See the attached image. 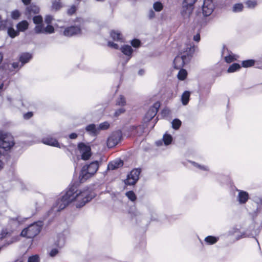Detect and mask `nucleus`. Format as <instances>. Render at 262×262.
I'll list each match as a JSON object with an SVG mask.
<instances>
[{
    "label": "nucleus",
    "mask_w": 262,
    "mask_h": 262,
    "mask_svg": "<svg viewBox=\"0 0 262 262\" xmlns=\"http://www.w3.org/2000/svg\"><path fill=\"white\" fill-rule=\"evenodd\" d=\"M95 196L94 192L89 189L78 190L72 186L66 193L58 198L54 204L51 211L55 213L64 209L70 203H73L76 208H80Z\"/></svg>",
    "instance_id": "nucleus-1"
},
{
    "label": "nucleus",
    "mask_w": 262,
    "mask_h": 262,
    "mask_svg": "<svg viewBox=\"0 0 262 262\" xmlns=\"http://www.w3.org/2000/svg\"><path fill=\"white\" fill-rule=\"evenodd\" d=\"M194 47L187 45L173 60V67L176 69L182 68L190 61L194 52Z\"/></svg>",
    "instance_id": "nucleus-2"
},
{
    "label": "nucleus",
    "mask_w": 262,
    "mask_h": 262,
    "mask_svg": "<svg viewBox=\"0 0 262 262\" xmlns=\"http://www.w3.org/2000/svg\"><path fill=\"white\" fill-rule=\"evenodd\" d=\"M43 223L41 221L34 222L24 229L20 235L27 238H33L40 232Z\"/></svg>",
    "instance_id": "nucleus-3"
},
{
    "label": "nucleus",
    "mask_w": 262,
    "mask_h": 262,
    "mask_svg": "<svg viewBox=\"0 0 262 262\" xmlns=\"http://www.w3.org/2000/svg\"><path fill=\"white\" fill-rule=\"evenodd\" d=\"M99 163L97 161H93L89 165L84 166L80 172L79 179L81 183L94 175L97 171Z\"/></svg>",
    "instance_id": "nucleus-4"
},
{
    "label": "nucleus",
    "mask_w": 262,
    "mask_h": 262,
    "mask_svg": "<svg viewBox=\"0 0 262 262\" xmlns=\"http://www.w3.org/2000/svg\"><path fill=\"white\" fill-rule=\"evenodd\" d=\"M198 0H183L181 14L184 18H188L192 14L194 5Z\"/></svg>",
    "instance_id": "nucleus-5"
},
{
    "label": "nucleus",
    "mask_w": 262,
    "mask_h": 262,
    "mask_svg": "<svg viewBox=\"0 0 262 262\" xmlns=\"http://www.w3.org/2000/svg\"><path fill=\"white\" fill-rule=\"evenodd\" d=\"M140 172V169L135 168L133 169L130 173L127 174L126 179L124 180L125 184L129 186L135 185L139 179Z\"/></svg>",
    "instance_id": "nucleus-6"
},
{
    "label": "nucleus",
    "mask_w": 262,
    "mask_h": 262,
    "mask_svg": "<svg viewBox=\"0 0 262 262\" xmlns=\"http://www.w3.org/2000/svg\"><path fill=\"white\" fill-rule=\"evenodd\" d=\"M215 0H204L201 5L202 13L204 16L207 17L210 15L213 12L214 8Z\"/></svg>",
    "instance_id": "nucleus-7"
},
{
    "label": "nucleus",
    "mask_w": 262,
    "mask_h": 262,
    "mask_svg": "<svg viewBox=\"0 0 262 262\" xmlns=\"http://www.w3.org/2000/svg\"><path fill=\"white\" fill-rule=\"evenodd\" d=\"M78 149L82 160H88L91 157V149L89 145L83 143H80L78 145Z\"/></svg>",
    "instance_id": "nucleus-8"
},
{
    "label": "nucleus",
    "mask_w": 262,
    "mask_h": 262,
    "mask_svg": "<svg viewBox=\"0 0 262 262\" xmlns=\"http://www.w3.org/2000/svg\"><path fill=\"white\" fill-rule=\"evenodd\" d=\"M34 31L36 34H52L54 33L55 29L50 24L47 25L45 28L44 25H40L35 27Z\"/></svg>",
    "instance_id": "nucleus-9"
},
{
    "label": "nucleus",
    "mask_w": 262,
    "mask_h": 262,
    "mask_svg": "<svg viewBox=\"0 0 262 262\" xmlns=\"http://www.w3.org/2000/svg\"><path fill=\"white\" fill-rule=\"evenodd\" d=\"M121 139V134L118 132L113 133L108 138L107 145L109 148H112L116 145Z\"/></svg>",
    "instance_id": "nucleus-10"
},
{
    "label": "nucleus",
    "mask_w": 262,
    "mask_h": 262,
    "mask_svg": "<svg viewBox=\"0 0 262 262\" xmlns=\"http://www.w3.org/2000/svg\"><path fill=\"white\" fill-rule=\"evenodd\" d=\"M14 144L13 137L8 134H7L0 144V147L4 149L5 150H9Z\"/></svg>",
    "instance_id": "nucleus-11"
},
{
    "label": "nucleus",
    "mask_w": 262,
    "mask_h": 262,
    "mask_svg": "<svg viewBox=\"0 0 262 262\" xmlns=\"http://www.w3.org/2000/svg\"><path fill=\"white\" fill-rule=\"evenodd\" d=\"M81 34V28L78 26H72L64 29L63 34L68 37Z\"/></svg>",
    "instance_id": "nucleus-12"
},
{
    "label": "nucleus",
    "mask_w": 262,
    "mask_h": 262,
    "mask_svg": "<svg viewBox=\"0 0 262 262\" xmlns=\"http://www.w3.org/2000/svg\"><path fill=\"white\" fill-rule=\"evenodd\" d=\"M41 142L44 144L58 147L59 148L64 146L63 145L60 144L56 139L50 136L43 138Z\"/></svg>",
    "instance_id": "nucleus-13"
},
{
    "label": "nucleus",
    "mask_w": 262,
    "mask_h": 262,
    "mask_svg": "<svg viewBox=\"0 0 262 262\" xmlns=\"http://www.w3.org/2000/svg\"><path fill=\"white\" fill-rule=\"evenodd\" d=\"M238 194L237 196V200L239 204H245L247 202L249 199V194L248 192L245 191L237 189Z\"/></svg>",
    "instance_id": "nucleus-14"
},
{
    "label": "nucleus",
    "mask_w": 262,
    "mask_h": 262,
    "mask_svg": "<svg viewBox=\"0 0 262 262\" xmlns=\"http://www.w3.org/2000/svg\"><path fill=\"white\" fill-rule=\"evenodd\" d=\"M160 105V102L157 101L148 110V119H151L156 115Z\"/></svg>",
    "instance_id": "nucleus-15"
},
{
    "label": "nucleus",
    "mask_w": 262,
    "mask_h": 262,
    "mask_svg": "<svg viewBox=\"0 0 262 262\" xmlns=\"http://www.w3.org/2000/svg\"><path fill=\"white\" fill-rule=\"evenodd\" d=\"M123 165V162L120 159H117L116 160L110 162L107 165L108 170H115L116 169Z\"/></svg>",
    "instance_id": "nucleus-16"
},
{
    "label": "nucleus",
    "mask_w": 262,
    "mask_h": 262,
    "mask_svg": "<svg viewBox=\"0 0 262 262\" xmlns=\"http://www.w3.org/2000/svg\"><path fill=\"white\" fill-rule=\"evenodd\" d=\"M39 9L37 6L31 5L26 8V14L28 18H30L32 15L39 13Z\"/></svg>",
    "instance_id": "nucleus-17"
},
{
    "label": "nucleus",
    "mask_w": 262,
    "mask_h": 262,
    "mask_svg": "<svg viewBox=\"0 0 262 262\" xmlns=\"http://www.w3.org/2000/svg\"><path fill=\"white\" fill-rule=\"evenodd\" d=\"M86 132L92 136H96L99 133V129L94 124H91L85 127Z\"/></svg>",
    "instance_id": "nucleus-18"
},
{
    "label": "nucleus",
    "mask_w": 262,
    "mask_h": 262,
    "mask_svg": "<svg viewBox=\"0 0 262 262\" xmlns=\"http://www.w3.org/2000/svg\"><path fill=\"white\" fill-rule=\"evenodd\" d=\"M110 35L114 41L120 42L124 41V38L122 36V35L118 30L112 31L110 33Z\"/></svg>",
    "instance_id": "nucleus-19"
},
{
    "label": "nucleus",
    "mask_w": 262,
    "mask_h": 262,
    "mask_svg": "<svg viewBox=\"0 0 262 262\" xmlns=\"http://www.w3.org/2000/svg\"><path fill=\"white\" fill-rule=\"evenodd\" d=\"M32 54L29 53H23L19 56V61L21 62V66L28 62L32 58Z\"/></svg>",
    "instance_id": "nucleus-20"
},
{
    "label": "nucleus",
    "mask_w": 262,
    "mask_h": 262,
    "mask_svg": "<svg viewBox=\"0 0 262 262\" xmlns=\"http://www.w3.org/2000/svg\"><path fill=\"white\" fill-rule=\"evenodd\" d=\"M66 242V237L64 235L62 234H59L57 236V239H56L55 242V245L58 248L60 249L62 248Z\"/></svg>",
    "instance_id": "nucleus-21"
},
{
    "label": "nucleus",
    "mask_w": 262,
    "mask_h": 262,
    "mask_svg": "<svg viewBox=\"0 0 262 262\" xmlns=\"http://www.w3.org/2000/svg\"><path fill=\"white\" fill-rule=\"evenodd\" d=\"M120 50L122 53L128 57V60L132 57L133 50L131 46L129 45H124L121 47Z\"/></svg>",
    "instance_id": "nucleus-22"
},
{
    "label": "nucleus",
    "mask_w": 262,
    "mask_h": 262,
    "mask_svg": "<svg viewBox=\"0 0 262 262\" xmlns=\"http://www.w3.org/2000/svg\"><path fill=\"white\" fill-rule=\"evenodd\" d=\"M29 24L27 20H23L18 23L16 25L18 31L24 32L28 28Z\"/></svg>",
    "instance_id": "nucleus-23"
},
{
    "label": "nucleus",
    "mask_w": 262,
    "mask_h": 262,
    "mask_svg": "<svg viewBox=\"0 0 262 262\" xmlns=\"http://www.w3.org/2000/svg\"><path fill=\"white\" fill-rule=\"evenodd\" d=\"M190 92L188 91H185L181 96V101L184 105H187L189 101Z\"/></svg>",
    "instance_id": "nucleus-24"
},
{
    "label": "nucleus",
    "mask_w": 262,
    "mask_h": 262,
    "mask_svg": "<svg viewBox=\"0 0 262 262\" xmlns=\"http://www.w3.org/2000/svg\"><path fill=\"white\" fill-rule=\"evenodd\" d=\"M218 240H219V237H215L213 236H211V235L207 236L204 239L205 242L207 245H209L215 244L218 241Z\"/></svg>",
    "instance_id": "nucleus-25"
},
{
    "label": "nucleus",
    "mask_w": 262,
    "mask_h": 262,
    "mask_svg": "<svg viewBox=\"0 0 262 262\" xmlns=\"http://www.w3.org/2000/svg\"><path fill=\"white\" fill-rule=\"evenodd\" d=\"M178 74V78L180 80H184L187 76V72L186 70L181 68Z\"/></svg>",
    "instance_id": "nucleus-26"
},
{
    "label": "nucleus",
    "mask_w": 262,
    "mask_h": 262,
    "mask_svg": "<svg viewBox=\"0 0 262 262\" xmlns=\"http://www.w3.org/2000/svg\"><path fill=\"white\" fill-rule=\"evenodd\" d=\"M245 5L248 8L253 9L257 6V2L255 0H247Z\"/></svg>",
    "instance_id": "nucleus-27"
},
{
    "label": "nucleus",
    "mask_w": 262,
    "mask_h": 262,
    "mask_svg": "<svg viewBox=\"0 0 262 262\" xmlns=\"http://www.w3.org/2000/svg\"><path fill=\"white\" fill-rule=\"evenodd\" d=\"M241 66L237 63L231 64L227 70L228 73H233L241 69Z\"/></svg>",
    "instance_id": "nucleus-28"
},
{
    "label": "nucleus",
    "mask_w": 262,
    "mask_h": 262,
    "mask_svg": "<svg viewBox=\"0 0 262 262\" xmlns=\"http://www.w3.org/2000/svg\"><path fill=\"white\" fill-rule=\"evenodd\" d=\"M172 140V137L170 135L165 134L163 135V141L165 145H169Z\"/></svg>",
    "instance_id": "nucleus-29"
},
{
    "label": "nucleus",
    "mask_w": 262,
    "mask_h": 262,
    "mask_svg": "<svg viewBox=\"0 0 262 262\" xmlns=\"http://www.w3.org/2000/svg\"><path fill=\"white\" fill-rule=\"evenodd\" d=\"M243 8L244 6L242 3L235 4L232 7V11L234 13L240 12L242 11Z\"/></svg>",
    "instance_id": "nucleus-30"
},
{
    "label": "nucleus",
    "mask_w": 262,
    "mask_h": 262,
    "mask_svg": "<svg viewBox=\"0 0 262 262\" xmlns=\"http://www.w3.org/2000/svg\"><path fill=\"white\" fill-rule=\"evenodd\" d=\"M255 63V60L253 59H248L246 60L243 61L242 62V65L244 68H249L252 67Z\"/></svg>",
    "instance_id": "nucleus-31"
},
{
    "label": "nucleus",
    "mask_w": 262,
    "mask_h": 262,
    "mask_svg": "<svg viewBox=\"0 0 262 262\" xmlns=\"http://www.w3.org/2000/svg\"><path fill=\"white\" fill-rule=\"evenodd\" d=\"M8 34L12 38H14L15 36L19 35V32L16 31L13 28L9 27L8 29Z\"/></svg>",
    "instance_id": "nucleus-32"
},
{
    "label": "nucleus",
    "mask_w": 262,
    "mask_h": 262,
    "mask_svg": "<svg viewBox=\"0 0 262 262\" xmlns=\"http://www.w3.org/2000/svg\"><path fill=\"white\" fill-rule=\"evenodd\" d=\"M125 195L132 202H135L137 199V196L134 191L130 190L125 193Z\"/></svg>",
    "instance_id": "nucleus-33"
},
{
    "label": "nucleus",
    "mask_w": 262,
    "mask_h": 262,
    "mask_svg": "<svg viewBox=\"0 0 262 262\" xmlns=\"http://www.w3.org/2000/svg\"><path fill=\"white\" fill-rule=\"evenodd\" d=\"M33 23L36 25V26H40V25H43L42 24V17L41 15H36L33 17Z\"/></svg>",
    "instance_id": "nucleus-34"
},
{
    "label": "nucleus",
    "mask_w": 262,
    "mask_h": 262,
    "mask_svg": "<svg viewBox=\"0 0 262 262\" xmlns=\"http://www.w3.org/2000/svg\"><path fill=\"white\" fill-rule=\"evenodd\" d=\"M153 8L156 12H160L163 8V4L160 2H156L153 4Z\"/></svg>",
    "instance_id": "nucleus-35"
},
{
    "label": "nucleus",
    "mask_w": 262,
    "mask_h": 262,
    "mask_svg": "<svg viewBox=\"0 0 262 262\" xmlns=\"http://www.w3.org/2000/svg\"><path fill=\"white\" fill-rule=\"evenodd\" d=\"M62 5L61 2L59 1H54L52 3V9L55 11L59 10L61 8H62Z\"/></svg>",
    "instance_id": "nucleus-36"
},
{
    "label": "nucleus",
    "mask_w": 262,
    "mask_h": 262,
    "mask_svg": "<svg viewBox=\"0 0 262 262\" xmlns=\"http://www.w3.org/2000/svg\"><path fill=\"white\" fill-rule=\"evenodd\" d=\"M116 104L120 106L125 105L126 104V100L124 97L122 95H120L116 101Z\"/></svg>",
    "instance_id": "nucleus-37"
},
{
    "label": "nucleus",
    "mask_w": 262,
    "mask_h": 262,
    "mask_svg": "<svg viewBox=\"0 0 262 262\" xmlns=\"http://www.w3.org/2000/svg\"><path fill=\"white\" fill-rule=\"evenodd\" d=\"M181 125V121L178 119H174L172 122V127L174 129L179 128Z\"/></svg>",
    "instance_id": "nucleus-38"
},
{
    "label": "nucleus",
    "mask_w": 262,
    "mask_h": 262,
    "mask_svg": "<svg viewBox=\"0 0 262 262\" xmlns=\"http://www.w3.org/2000/svg\"><path fill=\"white\" fill-rule=\"evenodd\" d=\"M109 127H110V124L108 123V122L105 121V122L100 123L99 125L98 128L99 129V132L100 130L107 129V128H108Z\"/></svg>",
    "instance_id": "nucleus-39"
},
{
    "label": "nucleus",
    "mask_w": 262,
    "mask_h": 262,
    "mask_svg": "<svg viewBox=\"0 0 262 262\" xmlns=\"http://www.w3.org/2000/svg\"><path fill=\"white\" fill-rule=\"evenodd\" d=\"M10 234V231L7 229H3L0 234V239H2Z\"/></svg>",
    "instance_id": "nucleus-40"
},
{
    "label": "nucleus",
    "mask_w": 262,
    "mask_h": 262,
    "mask_svg": "<svg viewBox=\"0 0 262 262\" xmlns=\"http://www.w3.org/2000/svg\"><path fill=\"white\" fill-rule=\"evenodd\" d=\"M11 16L13 19H17L20 16V13L18 10H15L11 12Z\"/></svg>",
    "instance_id": "nucleus-41"
},
{
    "label": "nucleus",
    "mask_w": 262,
    "mask_h": 262,
    "mask_svg": "<svg viewBox=\"0 0 262 262\" xmlns=\"http://www.w3.org/2000/svg\"><path fill=\"white\" fill-rule=\"evenodd\" d=\"M150 219L151 221H155L159 220L157 214L154 211L150 210Z\"/></svg>",
    "instance_id": "nucleus-42"
},
{
    "label": "nucleus",
    "mask_w": 262,
    "mask_h": 262,
    "mask_svg": "<svg viewBox=\"0 0 262 262\" xmlns=\"http://www.w3.org/2000/svg\"><path fill=\"white\" fill-rule=\"evenodd\" d=\"M39 258L37 255L30 256L28 258V262H39Z\"/></svg>",
    "instance_id": "nucleus-43"
},
{
    "label": "nucleus",
    "mask_w": 262,
    "mask_h": 262,
    "mask_svg": "<svg viewBox=\"0 0 262 262\" xmlns=\"http://www.w3.org/2000/svg\"><path fill=\"white\" fill-rule=\"evenodd\" d=\"M53 19V16L51 15H47L45 17V21L47 25L51 24Z\"/></svg>",
    "instance_id": "nucleus-44"
},
{
    "label": "nucleus",
    "mask_w": 262,
    "mask_h": 262,
    "mask_svg": "<svg viewBox=\"0 0 262 262\" xmlns=\"http://www.w3.org/2000/svg\"><path fill=\"white\" fill-rule=\"evenodd\" d=\"M191 163L193 164V165L200 169L203 170H208V168L207 167L204 166V165H201L200 164H198L194 162H191Z\"/></svg>",
    "instance_id": "nucleus-45"
},
{
    "label": "nucleus",
    "mask_w": 262,
    "mask_h": 262,
    "mask_svg": "<svg viewBox=\"0 0 262 262\" xmlns=\"http://www.w3.org/2000/svg\"><path fill=\"white\" fill-rule=\"evenodd\" d=\"M76 11V7L75 5H72L67 11V13L71 15L73 14Z\"/></svg>",
    "instance_id": "nucleus-46"
},
{
    "label": "nucleus",
    "mask_w": 262,
    "mask_h": 262,
    "mask_svg": "<svg viewBox=\"0 0 262 262\" xmlns=\"http://www.w3.org/2000/svg\"><path fill=\"white\" fill-rule=\"evenodd\" d=\"M131 44L134 47L137 48L140 46V41L139 39H134L131 41Z\"/></svg>",
    "instance_id": "nucleus-47"
},
{
    "label": "nucleus",
    "mask_w": 262,
    "mask_h": 262,
    "mask_svg": "<svg viewBox=\"0 0 262 262\" xmlns=\"http://www.w3.org/2000/svg\"><path fill=\"white\" fill-rule=\"evenodd\" d=\"M59 252V250L57 248H53L51 249L49 253V255L51 257H54L56 256Z\"/></svg>",
    "instance_id": "nucleus-48"
},
{
    "label": "nucleus",
    "mask_w": 262,
    "mask_h": 262,
    "mask_svg": "<svg viewBox=\"0 0 262 262\" xmlns=\"http://www.w3.org/2000/svg\"><path fill=\"white\" fill-rule=\"evenodd\" d=\"M125 109L123 108H120L118 110H117V111H116V112H115V116L116 117H118L120 115L124 113L125 112Z\"/></svg>",
    "instance_id": "nucleus-49"
},
{
    "label": "nucleus",
    "mask_w": 262,
    "mask_h": 262,
    "mask_svg": "<svg viewBox=\"0 0 262 262\" xmlns=\"http://www.w3.org/2000/svg\"><path fill=\"white\" fill-rule=\"evenodd\" d=\"M234 60V57L231 55H229L228 56H226L225 57V60L227 63H231Z\"/></svg>",
    "instance_id": "nucleus-50"
},
{
    "label": "nucleus",
    "mask_w": 262,
    "mask_h": 262,
    "mask_svg": "<svg viewBox=\"0 0 262 262\" xmlns=\"http://www.w3.org/2000/svg\"><path fill=\"white\" fill-rule=\"evenodd\" d=\"M107 44H108V46H109L110 47H111L112 48H114L115 49H119V46L117 43H115L113 42L108 41Z\"/></svg>",
    "instance_id": "nucleus-51"
},
{
    "label": "nucleus",
    "mask_w": 262,
    "mask_h": 262,
    "mask_svg": "<svg viewBox=\"0 0 262 262\" xmlns=\"http://www.w3.org/2000/svg\"><path fill=\"white\" fill-rule=\"evenodd\" d=\"M33 115V114L32 112H28L27 113H26L24 115V117L26 119H28L30 118Z\"/></svg>",
    "instance_id": "nucleus-52"
},
{
    "label": "nucleus",
    "mask_w": 262,
    "mask_h": 262,
    "mask_svg": "<svg viewBox=\"0 0 262 262\" xmlns=\"http://www.w3.org/2000/svg\"><path fill=\"white\" fill-rule=\"evenodd\" d=\"M146 145V141L143 140L141 142L140 146L141 148H142L145 151L146 150V147H145Z\"/></svg>",
    "instance_id": "nucleus-53"
},
{
    "label": "nucleus",
    "mask_w": 262,
    "mask_h": 262,
    "mask_svg": "<svg viewBox=\"0 0 262 262\" xmlns=\"http://www.w3.org/2000/svg\"><path fill=\"white\" fill-rule=\"evenodd\" d=\"M148 17L150 18H152L155 17V13L153 10H151L149 11L148 12Z\"/></svg>",
    "instance_id": "nucleus-54"
},
{
    "label": "nucleus",
    "mask_w": 262,
    "mask_h": 262,
    "mask_svg": "<svg viewBox=\"0 0 262 262\" xmlns=\"http://www.w3.org/2000/svg\"><path fill=\"white\" fill-rule=\"evenodd\" d=\"M12 65V67L15 69L18 68L19 67H21V65L20 66V63L19 62H13Z\"/></svg>",
    "instance_id": "nucleus-55"
},
{
    "label": "nucleus",
    "mask_w": 262,
    "mask_h": 262,
    "mask_svg": "<svg viewBox=\"0 0 262 262\" xmlns=\"http://www.w3.org/2000/svg\"><path fill=\"white\" fill-rule=\"evenodd\" d=\"M10 223H13V226L15 227H17L18 225V222L16 220L12 219L10 220Z\"/></svg>",
    "instance_id": "nucleus-56"
},
{
    "label": "nucleus",
    "mask_w": 262,
    "mask_h": 262,
    "mask_svg": "<svg viewBox=\"0 0 262 262\" xmlns=\"http://www.w3.org/2000/svg\"><path fill=\"white\" fill-rule=\"evenodd\" d=\"M193 40L198 42L200 40V35L199 33L196 34L193 36Z\"/></svg>",
    "instance_id": "nucleus-57"
},
{
    "label": "nucleus",
    "mask_w": 262,
    "mask_h": 262,
    "mask_svg": "<svg viewBox=\"0 0 262 262\" xmlns=\"http://www.w3.org/2000/svg\"><path fill=\"white\" fill-rule=\"evenodd\" d=\"M77 137V135L76 133H72L69 135V138L71 139H75Z\"/></svg>",
    "instance_id": "nucleus-58"
},
{
    "label": "nucleus",
    "mask_w": 262,
    "mask_h": 262,
    "mask_svg": "<svg viewBox=\"0 0 262 262\" xmlns=\"http://www.w3.org/2000/svg\"><path fill=\"white\" fill-rule=\"evenodd\" d=\"M31 0H21L22 2L25 5H28L31 2Z\"/></svg>",
    "instance_id": "nucleus-59"
},
{
    "label": "nucleus",
    "mask_w": 262,
    "mask_h": 262,
    "mask_svg": "<svg viewBox=\"0 0 262 262\" xmlns=\"http://www.w3.org/2000/svg\"><path fill=\"white\" fill-rule=\"evenodd\" d=\"M145 73V71L143 70H140L138 71V74L140 76L143 75Z\"/></svg>",
    "instance_id": "nucleus-60"
},
{
    "label": "nucleus",
    "mask_w": 262,
    "mask_h": 262,
    "mask_svg": "<svg viewBox=\"0 0 262 262\" xmlns=\"http://www.w3.org/2000/svg\"><path fill=\"white\" fill-rule=\"evenodd\" d=\"M144 126H147V125H146V124H145V125H139V126H138V127H137V129L138 130H140V129L141 130V129H142L144 128Z\"/></svg>",
    "instance_id": "nucleus-61"
},
{
    "label": "nucleus",
    "mask_w": 262,
    "mask_h": 262,
    "mask_svg": "<svg viewBox=\"0 0 262 262\" xmlns=\"http://www.w3.org/2000/svg\"><path fill=\"white\" fill-rule=\"evenodd\" d=\"M225 51H228V49L225 47H223L222 55V56L224 54Z\"/></svg>",
    "instance_id": "nucleus-62"
},
{
    "label": "nucleus",
    "mask_w": 262,
    "mask_h": 262,
    "mask_svg": "<svg viewBox=\"0 0 262 262\" xmlns=\"http://www.w3.org/2000/svg\"><path fill=\"white\" fill-rule=\"evenodd\" d=\"M7 101H8L10 103H11V101H12V98H11L10 97L8 96V97H7Z\"/></svg>",
    "instance_id": "nucleus-63"
},
{
    "label": "nucleus",
    "mask_w": 262,
    "mask_h": 262,
    "mask_svg": "<svg viewBox=\"0 0 262 262\" xmlns=\"http://www.w3.org/2000/svg\"><path fill=\"white\" fill-rule=\"evenodd\" d=\"M156 144L158 146H160V145H162V141H158L156 142Z\"/></svg>",
    "instance_id": "nucleus-64"
}]
</instances>
